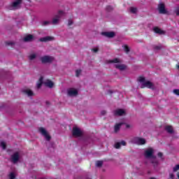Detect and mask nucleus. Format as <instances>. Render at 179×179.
<instances>
[{"mask_svg":"<svg viewBox=\"0 0 179 179\" xmlns=\"http://www.w3.org/2000/svg\"><path fill=\"white\" fill-rule=\"evenodd\" d=\"M175 176L173 173L169 174V178L174 179Z\"/></svg>","mask_w":179,"mask_h":179,"instance_id":"42","label":"nucleus"},{"mask_svg":"<svg viewBox=\"0 0 179 179\" xmlns=\"http://www.w3.org/2000/svg\"><path fill=\"white\" fill-rule=\"evenodd\" d=\"M80 73H82V70L78 69L76 71V76L77 78L79 77V75H80Z\"/></svg>","mask_w":179,"mask_h":179,"instance_id":"28","label":"nucleus"},{"mask_svg":"<svg viewBox=\"0 0 179 179\" xmlns=\"http://www.w3.org/2000/svg\"><path fill=\"white\" fill-rule=\"evenodd\" d=\"M39 132L43 135V136H45L46 141H51V136L48 134V132H47V130L44 129L43 127H40L38 129Z\"/></svg>","mask_w":179,"mask_h":179,"instance_id":"5","label":"nucleus"},{"mask_svg":"<svg viewBox=\"0 0 179 179\" xmlns=\"http://www.w3.org/2000/svg\"><path fill=\"white\" fill-rule=\"evenodd\" d=\"M136 10H137L136 8H134V7L130 8V12L131 13H136Z\"/></svg>","mask_w":179,"mask_h":179,"instance_id":"29","label":"nucleus"},{"mask_svg":"<svg viewBox=\"0 0 179 179\" xmlns=\"http://www.w3.org/2000/svg\"><path fill=\"white\" fill-rule=\"evenodd\" d=\"M96 166V167H101V166H103V161H97Z\"/></svg>","mask_w":179,"mask_h":179,"instance_id":"26","label":"nucleus"},{"mask_svg":"<svg viewBox=\"0 0 179 179\" xmlns=\"http://www.w3.org/2000/svg\"><path fill=\"white\" fill-rule=\"evenodd\" d=\"M177 176H178V178H179V173H178V175H177Z\"/></svg>","mask_w":179,"mask_h":179,"instance_id":"48","label":"nucleus"},{"mask_svg":"<svg viewBox=\"0 0 179 179\" xmlns=\"http://www.w3.org/2000/svg\"><path fill=\"white\" fill-rule=\"evenodd\" d=\"M28 1H30V0H28Z\"/></svg>","mask_w":179,"mask_h":179,"instance_id":"50","label":"nucleus"},{"mask_svg":"<svg viewBox=\"0 0 179 179\" xmlns=\"http://www.w3.org/2000/svg\"><path fill=\"white\" fill-rule=\"evenodd\" d=\"M108 93H109V94H113V91L109 90V91H108Z\"/></svg>","mask_w":179,"mask_h":179,"instance_id":"45","label":"nucleus"},{"mask_svg":"<svg viewBox=\"0 0 179 179\" xmlns=\"http://www.w3.org/2000/svg\"><path fill=\"white\" fill-rule=\"evenodd\" d=\"M92 51H93V52H97L99 51V48H93L92 49Z\"/></svg>","mask_w":179,"mask_h":179,"instance_id":"39","label":"nucleus"},{"mask_svg":"<svg viewBox=\"0 0 179 179\" xmlns=\"http://www.w3.org/2000/svg\"><path fill=\"white\" fill-rule=\"evenodd\" d=\"M46 104H48V101L46 102Z\"/></svg>","mask_w":179,"mask_h":179,"instance_id":"49","label":"nucleus"},{"mask_svg":"<svg viewBox=\"0 0 179 179\" xmlns=\"http://www.w3.org/2000/svg\"><path fill=\"white\" fill-rule=\"evenodd\" d=\"M129 127H130L129 124H126V128H129Z\"/></svg>","mask_w":179,"mask_h":179,"instance_id":"46","label":"nucleus"},{"mask_svg":"<svg viewBox=\"0 0 179 179\" xmlns=\"http://www.w3.org/2000/svg\"><path fill=\"white\" fill-rule=\"evenodd\" d=\"M72 135L76 138H80V136H83V133L82 132L80 129L78 127H73L72 130Z\"/></svg>","mask_w":179,"mask_h":179,"instance_id":"3","label":"nucleus"},{"mask_svg":"<svg viewBox=\"0 0 179 179\" xmlns=\"http://www.w3.org/2000/svg\"><path fill=\"white\" fill-rule=\"evenodd\" d=\"M174 13H176V16H179V7L175 8Z\"/></svg>","mask_w":179,"mask_h":179,"instance_id":"30","label":"nucleus"},{"mask_svg":"<svg viewBox=\"0 0 179 179\" xmlns=\"http://www.w3.org/2000/svg\"><path fill=\"white\" fill-rule=\"evenodd\" d=\"M154 50H162V46L161 45H155V46H154Z\"/></svg>","mask_w":179,"mask_h":179,"instance_id":"35","label":"nucleus"},{"mask_svg":"<svg viewBox=\"0 0 179 179\" xmlns=\"http://www.w3.org/2000/svg\"><path fill=\"white\" fill-rule=\"evenodd\" d=\"M43 79H44V78H43V77H41V78H39L38 83L43 84Z\"/></svg>","mask_w":179,"mask_h":179,"instance_id":"41","label":"nucleus"},{"mask_svg":"<svg viewBox=\"0 0 179 179\" xmlns=\"http://www.w3.org/2000/svg\"><path fill=\"white\" fill-rule=\"evenodd\" d=\"M120 59H118L117 58H115L113 60H109L108 61V64H119Z\"/></svg>","mask_w":179,"mask_h":179,"instance_id":"22","label":"nucleus"},{"mask_svg":"<svg viewBox=\"0 0 179 179\" xmlns=\"http://www.w3.org/2000/svg\"><path fill=\"white\" fill-rule=\"evenodd\" d=\"M20 159V155L17 152H16L11 156L10 160L12 163H13L14 164H16V163L19 162Z\"/></svg>","mask_w":179,"mask_h":179,"instance_id":"7","label":"nucleus"},{"mask_svg":"<svg viewBox=\"0 0 179 179\" xmlns=\"http://www.w3.org/2000/svg\"><path fill=\"white\" fill-rule=\"evenodd\" d=\"M173 93L176 94V96H179V90H173Z\"/></svg>","mask_w":179,"mask_h":179,"instance_id":"38","label":"nucleus"},{"mask_svg":"<svg viewBox=\"0 0 179 179\" xmlns=\"http://www.w3.org/2000/svg\"><path fill=\"white\" fill-rule=\"evenodd\" d=\"M107 112L106 111V110H102L101 112V115H106V113Z\"/></svg>","mask_w":179,"mask_h":179,"instance_id":"44","label":"nucleus"},{"mask_svg":"<svg viewBox=\"0 0 179 179\" xmlns=\"http://www.w3.org/2000/svg\"><path fill=\"white\" fill-rule=\"evenodd\" d=\"M134 140L138 145H145V143H146V140H145V138L136 137Z\"/></svg>","mask_w":179,"mask_h":179,"instance_id":"13","label":"nucleus"},{"mask_svg":"<svg viewBox=\"0 0 179 179\" xmlns=\"http://www.w3.org/2000/svg\"><path fill=\"white\" fill-rule=\"evenodd\" d=\"M124 124L123 122H120V123H117L115 124V132H117L118 131H120L121 127Z\"/></svg>","mask_w":179,"mask_h":179,"instance_id":"21","label":"nucleus"},{"mask_svg":"<svg viewBox=\"0 0 179 179\" xmlns=\"http://www.w3.org/2000/svg\"><path fill=\"white\" fill-rule=\"evenodd\" d=\"M22 93H23V94H27V96H28L29 97H31V96H34V94L33 93V91H31L30 90H23Z\"/></svg>","mask_w":179,"mask_h":179,"instance_id":"16","label":"nucleus"},{"mask_svg":"<svg viewBox=\"0 0 179 179\" xmlns=\"http://www.w3.org/2000/svg\"><path fill=\"white\" fill-rule=\"evenodd\" d=\"M102 36H105V37H108V38H113V37L115 36V33L110 31V32H102Z\"/></svg>","mask_w":179,"mask_h":179,"instance_id":"11","label":"nucleus"},{"mask_svg":"<svg viewBox=\"0 0 179 179\" xmlns=\"http://www.w3.org/2000/svg\"><path fill=\"white\" fill-rule=\"evenodd\" d=\"M63 15L64 12L62 10H59L58 14L52 19V24H58V22H59V19H61V16Z\"/></svg>","mask_w":179,"mask_h":179,"instance_id":"4","label":"nucleus"},{"mask_svg":"<svg viewBox=\"0 0 179 179\" xmlns=\"http://www.w3.org/2000/svg\"><path fill=\"white\" fill-rule=\"evenodd\" d=\"M41 61L42 64H50L54 61V57L50 56H43L41 57Z\"/></svg>","mask_w":179,"mask_h":179,"instance_id":"6","label":"nucleus"},{"mask_svg":"<svg viewBox=\"0 0 179 179\" xmlns=\"http://www.w3.org/2000/svg\"><path fill=\"white\" fill-rule=\"evenodd\" d=\"M116 69H120V71H124L127 69V66L124 64H115Z\"/></svg>","mask_w":179,"mask_h":179,"instance_id":"17","label":"nucleus"},{"mask_svg":"<svg viewBox=\"0 0 179 179\" xmlns=\"http://www.w3.org/2000/svg\"><path fill=\"white\" fill-rule=\"evenodd\" d=\"M165 129L168 131L169 134H173V132H174L171 126H166Z\"/></svg>","mask_w":179,"mask_h":179,"instance_id":"23","label":"nucleus"},{"mask_svg":"<svg viewBox=\"0 0 179 179\" xmlns=\"http://www.w3.org/2000/svg\"><path fill=\"white\" fill-rule=\"evenodd\" d=\"M36 57V54L30 55H29V59H30L31 61H33V59H35Z\"/></svg>","mask_w":179,"mask_h":179,"instance_id":"31","label":"nucleus"},{"mask_svg":"<svg viewBox=\"0 0 179 179\" xmlns=\"http://www.w3.org/2000/svg\"><path fill=\"white\" fill-rule=\"evenodd\" d=\"M47 24H50V22L49 21H43L42 22V26H47Z\"/></svg>","mask_w":179,"mask_h":179,"instance_id":"36","label":"nucleus"},{"mask_svg":"<svg viewBox=\"0 0 179 179\" xmlns=\"http://www.w3.org/2000/svg\"><path fill=\"white\" fill-rule=\"evenodd\" d=\"M145 157L146 159L152 157L153 159L151 161V163L153 164L155 168L159 166V161L156 159V156H153V148H149L145 151Z\"/></svg>","mask_w":179,"mask_h":179,"instance_id":"1","label":"nucleus"},{"mask_svg":"<svg viewBox=\"0 0 179 179\" xmlns=\"http://www.w3.org/2000/svg\"><path fill=\"white\" fill-rule=\"evenodd\" d=\"M78 94V90L71 88L70 90H68V95L69 96H77Z\"/></svg>","mask_w":179,"mask_h":179,"instance_id":"15","label":"nucleus"},{"mask_svg":"<svg viewBox=\"0 0 179 179\" xmlns=\"http://www.w3.org/2000/svg\"><path fill=\"white\" fill-rule=\"evenodd\" d=\"M179 170V164H177L174 168H173V172L176 173V171H178Z\"/></svg>","mask_w":179,"mask_h":179,"instance_id":"33","label":"nucleus"},{"mask_svg":"<svg viewBox=\"0 0 179 179\" xmlns=\"http://www.w3.org/2000/svg\"><path fill=\"white\" fill-rule=\"evenodd\" d=\"M34 38V36L31 34H29L24 38V41H31Z\"/></svg>","mask_w":179,"mask_h":179,"instance_id":"19","label":"nucleus"},{"mask_svg":"<svg viewBox=\"0 0 179 179\" xmlns=\"http://www.w3.org/2000/svg\"><path fill=\"white\" fill-rule=\"evenodd\" d=\"M16 178V176H15V173L13 172H11L9 174V179H15Z\"/></svg>","mask_w":179,"mask_h":179,"instance_id":"27","label":"nucleus"},{"mask_svg":"<svg viewBox=\"0 0 179 179\" xmlns=\"http://www.w3.org/2000/svg\"><path fill=\"white\" fill-rule=\"evenodd\" d=\"M72 24H73V22L72 21V20H69V22H68L69 27L72 26Z\"/></svg>","mask_w":179,"mask_h":179,"instance_id":"37","label":"nucleus"},{"mask_svg":"<svg viewBox=\"0 0 179 179\" xmlns=\"http://www.w3.org/2000/svg\"><path fill=\"white\" fill-rule=\"evenodd\" d=\"M0 147L5 150V149H6V143H5L3 141H0Z\"/></svg>","mask_w":179,"mask_h":179,"instance_id":"24","label":"nucleus"},{"mask_svg":"<svg viewBox=\"0 0 179 179\" xmlns=\"http://www.w3.org/2000/svg\"><path fill=\"white\" fill-rule=\"evenodd\" d=\"M177 68H178V69H179V64H178V65H177Z\"/></svg>","mask_w":179,"mask_h":179,"instance_id":"47","label":"nucleus"},{"mask_svg":"<svg viewBox=\"0 0 179 179\" xmlns=\"http://www.w3.org/2000/svg\"><path fill=\"white\" fill-rule=\"evenodd\" d=\"M44 85L47 86L48 87L52 88L54 87V83L52 81L48 80L44 83Z\"/></svg>","mask_w":179,"mask_h":179,"instance_id":"18","label":"nucleus"},{"mask_svg":"<svg viewBox=\"0 0 179 179\" xmlns=\"http://www.w3.org/2000/svg\"><path fill=\"white\" fill-rule=\"evenodd\" d=\"M154 31L157 34H164V31L160 29L159 27H154Z\"/></svg>","mask_w":179,"mask_h":179,"instance_id":"20","label":"nucleus"},{"mask_svg":"<svg viewBox=\"0 0 179 179\" xmlns=\"http://www.w3.org/2000/svg\"><path fill=\"white\" fill-rule=\"evenodd\" d=\"M157 156H158V157H163V153L158 152Z\"/></svg>","mask_w":179,"mask_h":179,"instance_id":"43","label":"nucleus"},{"mask_svg":"<svg viewBox=\"0 0 179 179\" xmlns=\"http://www.w3.org/2000/svg\"><path fill=\"white\" fill-rule=\"evenodd\" d=\"M122 146H127V142L125 141H122L121 142H117L115 144V149H120Z\"/></svg>","mask_w":179,"mask_h":179,"instance_id":"14","label":"nucleus"},{"mask_svg":"<svg viewBox=\"0 0 179 179\" xmlns=\"http://www.w3.org/2000/svg\"><path fill=\"white\" fill-rule=\"evenodd\" d=\"M15 45V43H13L12 41L6 42V45Z\"/></svg>","mask_w":179,"mask_h":179,"instance_id":"34","label":"nucleus"},{"mask_svg":"<svg viewBox=\"0 0 179 179\" xmlns=\"http://www.w3.org/2000/svg\"><path fill=\"white\" fill-rule=\"evenodd\" d=\"M22 4V0H15L14 2L11 3L12 8L14 9H19V6Z\"/></svg>","mask_w":179,"mask_h":179,"instance_id":"10","label":"nucleus"},{"mask_svg":"<svg viewBox=\"0 0 179 179\" xmlns=\"http://www.w3.org/2000/svg\"><path fill=\"white\" fill-rule=\"evenodd\" d=\"M113 114L115 116L121 117L125 115V110L124 109H117L113 111Z\"/></svg>","mask_w":179,"mask_h":179,"instance_id":"9","label":"nucleus"},{"mask_svg":"<svg viewBox=\"0 0 179 179\" xmlns=\"http://www.w3.org/2000/svg\"><path fill=\"white\" fill-rule=\"evenodd\" d=\"M138 82L141 84V88L145 89V87H148V89H153V83L150 81H146L145 77L140 76L138 79Z\"/></svg>","mask_w":179,"mask_h":179,"instance_id":"2","label":"nucleus"},{"mask_svg":"<svg viewBox=\"0 0 179 179\" xmlns=\"http://www.w3.org/2000/svg\"><path fill=\"white\" fill-rule=\"evenodd\" d=\"M113 6H106V10H107V12H111V10H113Z\"/></svg>","mask_w":179,"mask_h":179,"instance_id":"32","label":"nucleus"},{"mask_svg":"<svg viewBox=\"0 0 179 179\" xmlns=\"http://www.w3.org/2000/svg\"><path fill=\"white\" fill-rule=\"evenodd\" d=\"M42 85H43V83H37V88H38V89H40V87H41Z\"/></svg>","mask_w":179,"mask_h":179,"instance_id":"40","label":"nucleus"},{"mask_svg":"<svg viewBox=\"0 0 179 179\" xmlns=\"http://www.w3.org/2000/svg\"><path fill=\"white\" fill-rule=\"evenodd\" d=\"M124 50L126 54H128V52H129V47L127 45H124Z\"/></svg>","mask_w":179,"mask_h":179,"instance_id":"25","label":"nucleus"},{"mask_svg":"<svg viewBox=\"0 0 179 179\" xmlns=\"http://www.w3.org/2000/svg\"><path fill=\"white\" fill-rule=\"evenodd\" d=\"M158 10L159 13H161L162 15H166V13H167V10H166V6L163 3H161L158 5Z\"/></svg>","mask_w":179,"mask_h":179,"instance_id":"8","label":"nucleus"},{"mask_svg":"<svg viewBox=\"0 0 179 179\" xmlns=\"http://www.w3.org/2000/svg\"><path fill=\"white\" fill-rule=\"evenodd\" d=\"M52 40H54V38L52 36H45L43 38H41L39 39V41H41V43H47V41H52Z\"/></svg>","mask_w":179,"mask_h":179,"instance_id":"12","label":"nucleus"}]
</instances>
